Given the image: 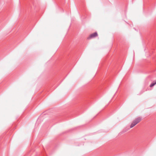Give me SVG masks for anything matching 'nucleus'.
I'll return each mask as SVG.
<instances>
[{
  "mask_svg": "<svg viewBox=\"0 0 156 156\" xmlns=\"http://www.w3.org/2000/svg\"><path fill=\"white\" fill-rule=\"evenodd\" d=\"M141 120V119L140 117H138L135 119L131 123L130 127L131 128H133L135 126L136 124L139 122Z\"/></svg>",
  "mask_w": 156,
  "mask_h": 156,
  "instance_id": "1",
  "label": "nucleus"
},
{
  "mask_svg": "<svg viewBox=\"0 0 156 156\" xmlns=\"http://www.w3.org/2000/svg\"><path fill=\"white\" fill-rule=\"evenodd\" d=\"M98 34L97 33L95 32L94 33H93L91 35H90L89 37H88V38L90 39L91 38L94 37H97L98 36Z\"/></svg>",
  "mask_w": 156,
  "mask_h": 156,
  "instance_id": "2",
  "label": "nucleus"
}]
</instances>
